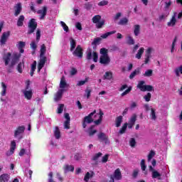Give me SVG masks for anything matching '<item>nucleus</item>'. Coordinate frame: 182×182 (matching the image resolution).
Returning <instances> with one entry per match:
<instances>
[{"label":"nucleus","mask_w":182,"mask_h":182,"mask_svg":"<svg viewBox=\"0 0 182 182\" xmlns=\"http://www.w3.org/2000/svg\"><path fill=\"white\" fill-rule=\"evenodd\" d=\"M64 170L65 171H75V167L73 165H66Z\"/></svg>","instance_id":"49530a36"},{"label":"nucleus","mask_w":182,"mask_h":182,"mask_svg":"<svg viewBox=\"0 0 182 182\" xmlns=\"http://www.w3.org/2000/svg\"><path fill=\"white\" fill-rule=\"evenodd\" d=\"M127 45H134V39L132 36H128L127 40Z\"/></svg>","instance_id":"09e8293b"},{"label":"nucleus","mask_w":182,"mask_h":182,"mask_svg":"<svg viewBox=\"0 0 182 182\" xmlns=\"http://www.w3.org/2000/svg\"><path fill=\"white\" fill-rule=\"evenodd\" d=\"M87 82H89V77H85L84 80L78 81V82L77 83V86H83V85H85V83H87Z\"/></svg>","instance_id":"3c124183"},{"label":"nucleus","mask_w":182,"mask_h":182,"mask_svg":"<svg viewBox=\"0 0 182 182\" xmlns=\"http://www.w3.org/2000/svg\"><path fill=\"white\" fill-rule=\"evenodd\" d=\"M103 156V154L102 152H98L97 154H95V156H92V161H95V164H98L99 162L97 160H99L100 157H102Z\"/></svg>","instance_id":"5701e85b"},{"label":"nucleus","mask_w":182,"mask_h":182,"mask_svg":"<svg viewBox=\"0 0 182 182\" xmlns=\"http://www.w3.org/2000/svg\"><path fill=\"white\" fill-rule=\"evenodd\" d=\"M48 182H55V181H53V172H50L48 173Z\"/></svg>","instance_id":"69168bd1"},{"label":"nucleus","mask_w":182,"mask_h":182,"mask_svg":"<svg viewBox=\"0 0 182 182\" xmlns=\"http://www.w3.org/2000/svg\"><path fill=\"white\" fill-rule=\"evenodd\" d=\"M66 80H65V77L63 76L61 77L60 82V89H65L67 86Z\"/></svg>","instance_id":"7c9ffc66"},{"label":"nucleus","mask_w":182,"mask_h":182,"mask_svg":"<svg viewBox=\"0 0 182 182\" xmlns=\"http://www.w3.org/2000/svg\"><path fill=\"white\" fill-rule=\"evenodd\" d=\"M102 19V16L97 14L93 16L92 18V23H97Z\"/></svg>","instance_id":"58836bf2"},{"label":"nucleus","mask_w":182,"mask_h":182,"mask_svg":"<svg viewBox=\"0 0 182 182\" xmlns=\"http://www.w3.org/2000/svg\"><path fill=\"white\" fill-rule=\"evenodd\" d=\"M122 122H123V117L120 115L117 117L115 119L116 127H120Z\"/></svg>","instance_id":"c85d7f7f"},{"label":"nucleus","mask_w":182,"mask_h":182,"mask_svg":"<svg viewBox=\"0 0 182 182\" xmlns=\"http://www.w3.org/2000/svg\"><path fill=\"white\" fill-rule=\"evenodd\" d=\"M126 130H127V122L124 123L119 130V134H124L126 133Z\"/></svg>","instance_id":"79ce46f5"},{"label":"nucleus","mask_w":182,"mask_h":182,"mask_svg":"<svg viewBox=\"0 0 182 182\" xmlns=\"http://www.w3.org/2000/svg\"><path fill=\"white\" fill-rule=\"evenodd\" d=\"M134 35L135 36L140 35V25L136 24L134 26Z\"/></svg>","instance_id":"bb28decb"},{"label":"nucleus","mask_w":182,"mask_h":182,"mask_svg":"<svg viewBox=\"0 0 182 182\" xmlns=\"http://www.w3.org/2000/svg\"><path fill=\"white\" fill-rule=\"evenodd\" d=\"M28 35H32V33H33V32L36 31V28H38V23L36 22V20L35 18H31L28 21Z\"/></svg>","instance_id":"20e7f679"},{"label":"nucleus","mask_w":182,"mask_h":182,"mask_svg":"<svg viewBox=\"0 0 182 182\" xmlns=\"http://www.w3.org/2000/svg\"><path fill=\"white\" fill-rule=\"evenodd\" d=\"M100 53L101 56H109V50L105 48H101L100 50Z\"/></svg>","instance_id":"e433bc0d"},{"label":"nucleus","mask_w":182,"mask_h":182,"mask_svg":"<svg viewBox=\"0 0 182 182\" xmlns=\"http://www.w3.org/2000/svg\"><path fill=\"white\" fill-rule=\"evenodd\" d=\"M144 99L145 100V102H150L151 99V93L148 92L144 97Z\"/></svg>","instance_id":"4d7b16f0"},{"label":"nucleus","mask_w":182,"mask_h":182,"mask_svg":"<svg viewBox=\"0 0 182 182\" xmlns=\"http://www.w3.org/2000/svg\"><path fill=\"white\" fill-rule=\"evenodd\" d=\"M37 14L40 15V19H45V16H46V14H48V7L44 6L42 7V9L38 10Z\"/></svg>","instance_id":"1a4fd4ad"},{"label":"nucleus","mask_w":182,"mask_h":182,"mask_svg":"<svg viewBox=\"0 0 182 182\" xmlns=\"http://www.w3.org/2000/svg\"><path fill=\"white\" fill-rule=\"evenodd\" d=\"M22 12V4L21 3H18L14 6V16H18Z\"/></svg>","instance_id":"f8f14e48"},{"label":"nucleus","mask_w":182,"mask_h":182,"mask_svg":"<svg viewBox=\"0 0 182 182\" xmlns=\"http://www.w3.org/2000/svg\"><path fill=\"white\" fill-rule=\"evenodd\" d=\"M143 53H144V48H141L138 50V53H136L135 58H136V59H141V55H143Z\"/></svg>","instance_id":"72a5a7b5"},{"label":"nucleus","mask_w":182,"mask_h":182,"mask_svg":"<svg viewBox=\"0 0 182 182\" xmlns=\"http://www.w3.org/2000/svg\"><path fill=\"white\" fill-rule=\"evenodd\" d=\"M36 42H39L41 41V29H37L36 31Z\"/></svg>","instance_id":"680f3d73"},{"label":"nucleus","mask_w":182,"mask_h":182,"mask_svg":"<svg viewBox=\"0 0 182 182\" xmlns=\"http://www.w3.org/2000/svg\"><path fill=\"white\" fill-rule=\"evenodd\" d=\"M2 91L1 92V96L6 95V85L4 82H1Z\"/></svg>","instance_id":"a18cd8bd"},{"label":"nucleus","mask_w":182,"mask_h":182,"mask_svg":"<svg viewBox=\"0 0 182 182\" xmlns=\"http://www.w3.org/2000/svg\"><path fill=\"white\" fill-rule=\"evenodd\" d=\"M176 15H177V13L173 14L170 21L167 23V26H169V27L176 26V23H177V18H176Z\"/></svg>","instance_id":"4468645a"},{"label":"nucleus","mask_w":182,"mask_h":182,"mask_svg":"<svg viewBox=\"0 0 182 182\" xmlns=\"http://www.w3.org/2000/svg\"><path fill=\"white\" fill-rule=\"evenodd\" d=\"M92 59H93V62H95V63H97V60L99 59V55L97 54V52L92 53Z\"/></svg>","instance_id":"864d4df0"},{"label":"nucleus","mask_w":182,"mask_h":182,"mask_svg":"<svg viewBox=\"0 0 182 182\" xmlns=\"http://www.w3.org/2000/svg\"><path fill=\"white\" fill-rule=\"evenodd\" d=\"M23 133H25V126H20L14 131V137L21 136Z\"/></svg>","instance_id":"ddd939ff"},{"label":"nucleus","mask_w":182,"mask_h":182,"mask_svg":"<svg viewBox=\"0 0 182 182\" xmlns=\"http://www.w3.org/2000/svg\"><path fill=\"white\" fill-rule=\"evenodd\" d=\"M62 96H63V90H59L55 95V102H59L62 99Z\"/></svg>","instance_id":"f3484780"},{"label":"nucleus","mask_w":182,"mask_h":182,"mask_svg":"<svg viewBox=\"0 0 182 182\" xmlns=\"http://www.w3.org/2000/svg\"><path fill=\"white\" fill-rule=\"evenodd\" d=\"M145 83L146 82L144 80L139 81L136 87L139 89L141 92H153V90H154L152 85H144Z\"/></svg>","instance_id":"7ed1b4c3"},{"label":"nucleus","mask_w":182,"mask_h":182,"mask_svg":"<svg viewBox=\"0 0 182 182\" xmlns=\"http://www.w3.org/2000/svg\"><path fill=\"white\" fill-rule=\"evenodd\" d=\"M102 41V38H94L93 42H92L91 45L92 46H97V45H99L100 43Z\"/></svg>","instance_id":"a19ab883"},{"label":"nucleus","mask_w":182,"mask_h":182,"mask_svg":"<svg viewBox=\"0 0 182 182\" xmlns=\"http://www.w3.org/2000/svg\"><path fill=\"white\" fill-rule=\"evenodd\" d=\"M98 139L100 141H105V144H109L110 141H109V136L105 134V132H100L97 134Z\"/></svg>","instance_id":"6e6552de"},{"label":"nucleus","mask_w":182,"mask_h":182,"mask_svg":"<svg viewBox=\"0 0 182 182\" xmlns=\"http://www.w3.org/2000/svg\"><path fill=\"white\" fill-rule=\"evenodd\" d=\"M85 94L84 95V96H86L87 99H89L92 93V88L90 87H87V88L85 90Z\"/></svg>","instance_id":"f704fd0d"},{"label":"nucleus","mask_w":182,"mask_h":182,"mask_svg":"<svg viewBox=\"0 0 182 182\" xmlns=\"http://www.w3.org/2000/svg\"><path fill=\"white\" fill-rule=\"evenodd\" d=\"M70 50L73 52L76 49V40L73 38H70Z\"/></svg>","instance_id":"dca6fc26"},{"label":"nucleus","mask_w":182,"mask_h":182,"mask_svg":"<svg viewBox=\"0 0 182 182\" xmlns=\"http://www.w3.org/2000/svg\"><path fill=\"white\" fill-rule=\"evenodd\" d=\"M132 92V87H129L124 92L121 94V96H126V95H129Z\"/></svg>","instance_id":"e2e57ef3"},{"label":"nucleus","mask_w":182,"mask_h":182,"mask_svg":"<svg viewBox=\"0 0 182 182\" xmlns=\"http://www.w3.org/2000/svg\"><path fill=\"white\" fill-rule=\"evenodd\" d=\"M23 93L24 95L25 98L27 99V100H31V99H32L33 92L32 91V89H31L29 81L26 84V90H23Z\"/></svg>","instance_id":"39448f33"},{"label":"nucleus","mask_w":182,"mask_h":182,"mask_svg":"<svg viewBox=\"0 0 182 182\" xmlns=\"http://www.w3.org/2000/svg\"><path fill=\"white\" fill-rule=\"evenodd\" d=\"M73 55L79 58V59H82V58H83V48L80 45L77 46L75 49L73 51Z\"/></svg>","instance_id":"423d86ee"},{"label":"nucleus","mask_w":182,"mask_h":182,"mask_svg":"<svg viewBox=\"0 0 182 182\" xmlns=\"http://www.w3.org/2000/svg\"><path fill=\"white\" fill-rule=\"evenodd\" d=\"M175 75L177 77H180V73L182 75V65L175 68L174 70Z\"/></svg>","instance_id":"473e14b6"},{"label":"nucleus","mask_w":182,"mask_h":182,"mask_svg":"<svg viewBox=\"0 0 182 182\" xmlns=\"http://www.w3.org/2000/svg\"><path fill=\"white\" fill-rule=\"evenodd\" d=\"M64 129H70V121L65 120L64 122Z\"/></svg>","instance_id":"0e129e2a"},{"label":"nucleus","mask_w":182,"mask_h":182,"mask_svg":"<svg viewBox=\"0 0 182 182\" xmlns=\"http://www.w3.org/2000/svg\"><path fill=\"white\" fill-rule=\"evenodd\" d=\"M106 5H109V1L107 0L101 1L98 3V6H106Z\"/></svg>","instance_id":"6e6d98bb"},{"label":"nucleus","mask_w":182,"mask_h":182,"mask_svg":"<svg viewBox=\"0 0 182 182\" xmlns=\"http://www.w3.org/2000/svg\"><path fill=\"white\" fill-rule=\"evenodd\" d=\"M21 56H22L21 53H13V55L11 58V66H15L16 63L19 62V59H21Z\"/></svg>","instance_id":"0eeeda50"},{"label":"nucleus","mask_w":182,"mask_h":182,"mask_svg":"<svg viewBox=\"0 0 182 182\" xmlns=\"http://www.w3.org/2000/svg\"><path fill=\"white\" fill-rule=\"evenodd\" d=\"M154 156H156V152H154V151H151L148 155V161H150Z\"/></svg>","instance_id":"bf43d9fd"},{"label":"nucleus","mask_w":182,"mask_h":182,"mask_svg":"<svg viewBox=\"0 0 182 182\" xmlns=\"http://www.w3.org/2000/svg\"><path fill=\"white\" fill-rule=\"evenodd\" d=\"M74 159L76 160V161H79L82 159V154L77 153L74 155Z\"/></svg>","instance_id":"774afa93"},{"label":"nucleus","mask_w":182,"mask_h":182,"mask_svg":"<svg viewBox=\"0 0 182 182\" xmlns=\"http://www.w3.org/2000/svg\"><path fill=\"white\" fill-rule=\"evenodd\" d=\"M54 136L57 140H59L60 139V129H59V127H55V129L53 130Z\"/></svg>","instance_id":"4be33fe9"},{"label":"nucleus","mask_w":182,"mask_h":182,"mask_svg":"<svg viewBox=\"0 0 182 182\" xmlns=\"http://www.w3.org/2000/svg\"><path fill=\"white\" fill-rule=\"evenodd\" d=\"M104 25H105V20H102L100 21H98V23H96L95 26L97 29H101V28H103Z\"/></svg>","instance_id":"c03bdc74"},{"label":"nucleus","mask_w":182,"mask_h":182,"mask_svg":"<svg viewBox=\"0 0 182 182\" xmlns=\"http://www.w3.org/2000/svg\"><path fill=\"white\" fill-rule=\"evenodd\" d=\"M30 47L31 49H33V50H36V48H38V46H36V43H35V41H32L30 43Z\"/></svg>","instance_id":"338daca9"},{"label":"nucleus","mask_w":182,"mask_h":182,"mask_svg":"<svg viewBox=\"0 0 182 182\" xmlns=\"http://www.w3.org/2000/svg\"><path fill=\"white\" fill-rule=\"evenodd\" d=\"M23 21H25V16L23 15L20 16L17 21V26H23Z\"/></svg>","instance_id":"c756f323"},{"label":"nucleus","mask_w":182,"mask_h":182,"mask_svg":"<svg viewBox=\"0 0 182 182\" xmlns=\"http://www.w3.org/2000/svg\"><path fill=\"white\" fill-rule=\"evenodd\" d=\"M159 177H161V174L157 171H154L152 172V178H159Z\"/></svg>","instance_id":"603ef678"},{"label":"nucleus","mask_w":182,"mask_h":182,"mask_svg":"<svg viewBox=\"0 0 182 182\" xmlns=\"http://www.w3.org/2000/svg\"><path fill=\"white\" fill-rule=\"evenodd\" d=\"M15 149H16V142H15V141H11L10 148V152L11 153V154H14Z\"/></svg>","instance_id":"4c0bfd02"},{"label":"nucleus","mask_w":182,"mask_h":182,"mask_svg":"<svg viewBox=\"0 0 182 182\" xmlns=\"http://www.w3.org/2000/svg\"><path fill=\"white\" fill-rule=\"evenodd\" d=\"M23 66H25V63H19L17 65V70L18 72V73H22L23 70L22 68H23Z\"/></svg>","instance_id":"37998d69"},{"label":"nucleus","mask_w":182,"mask_h":182,"mask_svg":"<svg viewBox=\"0 0 182 182\" xmlns=\"http://www.w3.org/2000/svg\"><path fill=\"white\" fill-rule=\"evenodd\" d=\"M136 139L134 138H131L129 140V146L131 147H136Z\"/></svg>","instance_id":"13d9d810"},{"label":"nucleus","mask_w":182,"mask_h":182,"mask_svg":"<svg viewBox=\"0 0 182 182\" xmlns=\"http://www.w3.org/2000/svg\"><path fill=\"white\" fill-rule=\"evenodd\" d=\"M139 73H140V68H137L136 70H134L130 75H129V79H134V77L136 75H139Z\"/></svg>","instance_id":"c9c22d12"},{"label":"nucleus","mask_w":182,"mask_h":182,"mask_svg":"<svg viewBox=\"0 0 182 182\" xmlns=\"http://www.w3.org/2000/svg\"><path fill=\"white\" fill-rule=\"evenodd\" d=\"M9 36H11V31H6L2 33L0 39V43H1V45H5L6 43V41H8Z\"/></svg>","instance_id":"9d476101"},{"label":"nucleus","mask_w":182,"mask_h":182,"mask_svg":"<svg viewBox=\"0 0 182 182\" xmlns=\"http://www.w3.org/2000/svg\"><path fill=\"white\" fill-rule=\"evenodd\" d=\"M60 25L63 28L65 32H69V27L68 26V25H66L65 22L60 21Z\"/></svg>","instance_id":"5fc2aeb1"},{"label":"nucleus","mask_w":182,"mask_h":182,"mask_svg":"<svg viewBox=\"0 0 182 182\" xmlns=\"http://www.w3.org/2000/svg\"><path fill=\"white\" fill-rule=\"evenodd\" d=\"M11 176L8 173H3L0 176V182H9Z\"/></svg>","instance_id":"6ab92c4d"},{"label":"nucleus","mask_w":182,"mask_h":182,"mask_svg":"<svg viewBox=\"0 0 182 182\" xmlns=\"http://www.w3.org/2000/svg\"><path fill=\"white\" fill-rule=\"evenodd\" d=\"M99 114V119L94 121L95 124H96L97 126H99V124L102 123V121L103 120V115L105 114V113L103 112V111H102V109H100Z\"/></svg>","instance_id":"a211bd4d"},{"label":"nucleus","mask_w":182,"mask_h":182,"mask_svg":"<svg viewBox=\"0 0 182 182\" xmlns=\"http://www.w3.org/2000/svg\"><path fill=\"white\" fill-rule=\"evenodd\" d=\"M136 120H137V115L136 114H133L129 119V123L134 124L136 123Z\"/></svg>","instance_id":"de8ad7c7"},{"label":"nucleus","mask_w":182,"mask_h":182,"mask_svg":"<svg viewBox=\"0 0 182 182\" xmlns=\"http://www.w3.org/2000/svg\"><path fill=\"white\" fill-rule=\"evenodd\" d=\"M95 176V172L91 171V173L89 172H87L85 177H84V181L88 182L90 178H92Z\"/></svg>","instance_id":"a878e982"},{"label":"nucleus","mask_w":182,"mask_h":182,"mask_svg":"<svg viewBox=\"0 0 182 182\" xmlns=\"http://www.w3.org/2000/svg\"><path fill=\"white\" fill-rule=\"evenodd\" d=\"M152 75H153V70H147L146 71H145L144 74V76H145V77H150Z\"/></svg>","instance_id":"8fccbe9b"},{"label":"nucleus","mask_w":182,"mask_h":182,"mask_svg":"<svg viewBox=\"0 0 182 182\" xmlns=\"http://www.w3.org/2000/svg\"><path fill=\"white\" fill-rule=\"evenodd\" d=\"M95 129V125H91L89 129H88V136H90V137H92L93 136H95V134H96V133H97V130L94 129Z\"/></svg>","instance_id":"412c9836"},{"label":"nucleus","mask_w":182,"mask_h":182,"mask_svg":"<svg viewBox=\"0 0 182 182\" xmlns=\"http://www.w3.org/2000/svg\"><path fill=\"white\" fill-rule=\"evenodd\" d=\"M116 33V31H112L109 32H107L101 36L102 39H106L108 38V36H110V35H114Z\"/></svg>","instance_id":"2f4dec72"},{"label":"nucleus","mask_w":182,"mask_h":182,"mask_svg":"<svg viewBox=\"0 0 182 182\" xmlns=\"http://www.w3.org/2000/svg\"><path fill=\"white\" fill-rule=\"evenodd\" d=\"M100 63L105 66L109 65V63H110V57H109V55H100Z\"/></svg>","instance_id":"9b49d317"},{"label":"nucleus","mask_w":182,"mask_h":182,"mask_svg":"<svg viewBox=\"0 0 182 182\" xmlns=\"http://www.w3.org/2000/svg\"><path fill=\"white\" fill-rule=\"evenodd\" d=\"M150 117L151 120H156L157 119V116H156V109H154V108H151Z\"/></svg>","instance_id":"ea45409f"},{"label":"nucleus","mask_w":182,"mask_h":182,"mask_svg":"<svg viewBox=\"0 0 182 182\" xmlns=\"http://www.w3.org/2000/svg\"><path fill=\"white\" fill-rule=\"evenodd\" d=\"M141 168L142 171H144V174H145V176H147V171H146L147 166H146V161L144 159H142L141 161Z\"/></svg>","instance_id":"b1692460"},{"label":"nucleus","mask_w":182,"mask_h":182,"mask_svg":"<svg viewBox=\"0 0 182 182\" xmlns=\"http://www.w3.org/2000/svg\"><path fill=\"white\" fill-rule=\"evenodd\" d=\"M63 107H65V105L60 104L59 107L58 108V114H60L63 112Z\"/></svg>","instance_id":"052dcab7"},{"label":"nucleus","mask_w":182,"mask_h":182,"mask_svg":"<svg viewBox=\"0 0 182 182\" xmlns=\"http://www.w3.org/2000/svg\"><path fill=\"white\" fill-rule=\"evenodd\" d=\"M129 23V19L126 17H124L119 20L118 22V25H121L122 26H124Z\"/></svg>","instance_id":"cd10ccee"},{"label":"nucleus","mask_w":182,"mask_h":182,"mask_svg":"<svg viewBox=\"0 0 182 182\" xmlns=\"http://www.w3.org/2000/svg\"><path fill=\"white\" fill-rule=\"evenodd\" d=\"M45 53H46V46L43 44L40 48V60L38 64V72H41V70L45 66V63L48 60V58L45 56Z\"/></svg>","instance_id":"f257e3e1"},{"label":"nucleus","mask_w":182,"mask_h":182,"mask_svg":"<svg viewBox=\"0 0 182 182\" xmlns=\"http://www.w3.org/2000/svg\"><path fill=\"white\" fill-rule=\"evenodd\" d=\"M95 114H96V109L84 117L82 122L83 129H86V127H87V124H90V123L93 122L95 123V119L92 118Z\"/></svg>","instance_id":"f03ea898"},{"label":"nucleus","mask_w":182,"mask_h":182,"mask_svg":"<svg viewBox=\"0 0 182 182\" xmlns=\"http://www.w3.org/2000/svg\"><path fill=\"white\" fill-rule=\"evenodd\" d=\"M104 79L107 80H112V79H113V73L107 71L104 75Z\"/></svg>","instance_id":"393cba45"},{"label":"nucleus","mask_w":182,"mask_h":182,"mask_svg":"<svg viewBox=\"0 0 182 182\" xmlns=\"http://www.w3.org/2000/svg\"><path fill=\"white\" fill-rule=\"evenodd\" d=\"M11 56H12V53H7L4 57L3 60L4 62L5 66H8L9 65V62H11Z\"/></svg>","instance_id":"2eb2a0df"},{"label":"nucleus","mask_w":182,"mask_h":182,"mask_svg":"<svg viewBox=\"0 0 182 182\" xmlns=\"http://www.w3.org/2000/svg\"><path fill=\"white\" fill-rule=\"evenodd\" d=\"M113 178H115V180H122V172L119 168H117L114 171Z\"/></svg>","instance_id":"aec40b11"}]
</instances>
